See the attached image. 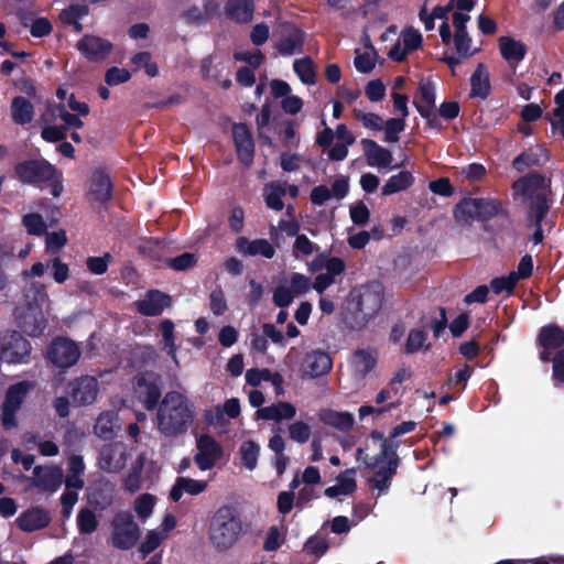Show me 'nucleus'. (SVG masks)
<instances>
[{
	"label": "nucleus",
	"mask_w": 564,
	"mask_h": 564,
	"mask_svg": "<svg viewBox=\"0 0 564 564\" xmlns=\"http://www.w3.org/2000/svg\"><path fill=\"white\" fill-rule=\"evenodd\" d=\"M196 409L191 398L182 391H169L158 403L154 425L166 437L184 434L194 423Z\"/></svg>",
	"instance_id": "obj_1"
},
{
	"label": "nucleus",
	"mask_w": 564,
	"mask_h": 564,
	"mask_svg": "<svg viewBox=\"0 0 564 564\" xmlns=\"http://www.w3.org/2000/svg\"><path fill=\"white\" fill-rule=\"evenodd\" d=\"M243 523L234 505H223L213 513L207 531L208 543L217 553H226L239 541Z\"/></svg>",
	"instance_id": "obj_2"
},
{
	"label": "nucleus",
	"mask_w": 564,
	"mask_h": 564,
	"mask_svg": "<svg viewBox=\"0 0 564 564\" xmlns=\"http://www.w3.org/2000/svg\"><path fill=\"white\" fill-rule=\"evenodd\" d=\"M379 448L380 453L376 457L369 458L364 455V449H357V460L364 462L367 467L373 470L371 478L372 486L380 492L388 490L392 476L394 475L398 462L394 448L381 436L372 434L367 448Z\"/></svg>",
	"instance_id": "obj_3"
},
{
	"label": "nucleus",
	"mask_w": 564,
	"mask_h": 564,
	"mask_svg": "<svg viewBox=\"0 0 564 564\" xmlns=\"http://www.w3.org/2000/svg\"><path fill=\"white\" fill-rule=\"evenodd\" d=\"M547 186L549 182L538 173L519 178L512 186L514 198L527 204L531 215H534L538 221L543 219L549 209Z\"/></svg>",
	"instance_id": "obj_4"
},
{
	"label": "nucleus",
	"mask_w": 564,
	"mask_h": 564,
	"mask_svg": "<svg viewBox=\"0 0 564 564\" xmlns=\"http://www.w3.org/2000/svg\"><path fill=\"white\" fill-rule=\"evenodd\" d=\"M110 543L120 550H129L135 545L140 536V529L131 514L118 513L111 521Z\"/></svg>",
	"instance_id": "obj_5"
},
{
	"label": "nucleus",
	"mask_w": 564,
	"mask_h": 564,
	"mask_svg": "<svg viewBox=\"0 0 564 564\" xmlns=\"http://www.w3.org/2000/svg\"><path fill=\"white\" fill-rule=\"evenodd\" d=\"M382 303V293L378 284L360 285L355 288L349 295V304L355 311L369 318L376 314Z\"/></svg>",
	"instance_id": "obj_6"
},
{
	"label": "nucleus",
	"mask_w": 564,
	"mask_h": 564,
	"mask_svg": "<svg viewBox=\"0 0 564 564\" xmlns=\"http://www.w3.org/2000/svg\"><path fill=\"white\" fill-rule=\"evenodd\" d=\"M34 384L30 381H20L12 384L6 394V400L2 406V425L6 429H12L17 426L15 414L20 410L21 404L25 400L30 391H32Z\"/></svg>",
	"instance_id": "obj_7"
},
{
	"label": "nucleus",
	"mask_w": 564,
	"mask_h": 564,
	"mask_svg": "<svg viewBox=\"0 0 564 564\" xmlns=\"http://www.w3.org/2000/svg\"><path fill=\"white\" fill-rule=\"evenodd\" d=\"M161 390V377L153 371L140 373L133 380L134 395L148 410L153 409L158 404Z\"/></svg>",
	"instance_id": "obj_8"
},
{
	"label": "nucleus",
	"mask_w": 564,
	"mask_h": 564,
	"mask_svg": "<svg viewBox=\"0 0 564 564\" xmlns=\"http://www.w3.org/2000/svg\"><path fill=\"white\" fill-rule=\"evenodd\" d=\"M31 345L21 334L12 332L0 335V359L10 364L26 362Z\"/></svg>",
	"instance_id": "obj_9"
},
{
	"label": "nucleus",
	"mask_w": 564,
	"mask_h": 564,
	"mask_svg": "<svg viewBox=\"0 0 564 564\" xmlns=\"http://www.w3.org/2000/svg\"><path fill=\"white\" fill-rule=\"evenodd\" d=\"M78 345L64 337L56 338L50 345L46 356L56 368L66 369L73 367L80 358Z\"/></svg>",
	"instance_id": "obj_10"
},
{
	"label": "nucleus",
	"mask_w": 564,
	"mask_h": 564,
	"mask_svg": "<svg viewBox=\"0 0 564 564\" xmlns=\"http://www.w3.org/2000/svg\"><path fill=\"white\" fill-rule=\"evenodd\" d=\"M196 451L194 460L200 470L212 469L224 454L221 445L207 434L197 437Z\"/></svg>",
	"instance_id": "obj_11"
},
{
	"label": "nucleus",
	"mask_w": 564,
	"mask_h": 564,
	"mask_svg": "<svg viewBox=\"0 0 564 564\" xmlns=\"http://www.w3.org/2000/svg\"><path fill=\"white\" fill-rule=\"evenodd\" d=\"M378 357V351L375 348L364 347L356 349L348 361L351 377L356 381L366 379L375 370Z\"/></svg>",
	"instance_id": "obj_12"
},
{
	"label": "nucleus",
	"mask_w": 564,
	"mask_h": 564,
	"mask_svg": "<svg viewBox=\"0 0 564 564\" xmlns=\"http://www.w3.org/2000/svg\"><path fill=\"white\" fill-rule=\"evenodd\" d=\"M129 456L123 443L107 444L99 452L98 466L107 473H117L126 466Z\"/></svg>",
	"instance_id": "obj_13"
},
{
	"label": "nucleus",
	"mask_w": 564,
	"mask_h": 564,
	"mask_svg": "<svg viewBox=\"0 0 564 564\" xmlns=\"http://www.w3.org/2000/svg\"><path fill=\"white\" fill-rule=\"evenodd\" d=\"M30 487L37 488L42 491L55 492L63 480V470L58 466H37L33 470V475L28 477Z\"/></svg>",
	"instance_id": "obj_14"
},
{
	"label": "nucleus",
	"mask_w": 564,
	"mask_h": 564,
	"mask_svg": "<svg viewBox=\"0 0 564 564\" xmlns=\"http://www.w3.org/2000/svg\"><path fill=\"white\" fill-rule=\"evenodd\" d=\"M77 50L90 62H101L111 53L112 43L97 35H85L77 42Z\"/></svg>",
	"instance_id": "obj_15"
},
{
	"label": "nucleus",
	"mask_w": 564,
	"mask_h": 564,
	"mask_svg": "<svg viewBox=\"0 0 564 564\" xmlns=\"http://www.w3.org/2000/svg\"><path fill=\"white\" fill-rule=\"evenodd\" d=\"M422 34L413 28L403 30L395 44L390 48L388 55L395 62H401L412 52L416 51L422 45Z\"/></svg>",
	"instance_id": "obj_16"
},
{
	"label": "nucleus",
	"mask_w": 564,
	"mask_h": 564,
	"mask_svg": "<svg viewBox=\"0 0 564 564\" xmlns=\"http://www.w3.org/2000/svg\"><path fill=\"white\" fill-rule=\"evenodd\" d=\"M158 473V466L148 462L144 455H140L132 467V471L124 480V487L130 492L141 489L144 480H151L152 475Z\"/></svg>",
	"instance_id": "obj_17"
},
{
	"label": "nucleus",
	"mask_w": 564,
	"mask_h": 564,
	"mask_svg": "<svg viewBox=\"0 0 564 564\" xmlns=\"http://www.w3.org/2000/svg\"><path fill=\"white\" fill-rule=\"evenodd\" d=\"M18 527L24 532H33L48 525L51 516L41 507H32L23 511L15 520Z\"/></svg>",
	"instance_id": "obj_18"
},
{
	"label": "nucleus",
	"mask_w": 564,
	"mask_h": 564,
	"mask_svg": "<svg viewBox=\"0 0 564 564\" xmlns=\"http://www.w3.org/2000/svg\"><path fill=\"white\" fill-rule=\"evenodd\" d=\"M98 394V381L95 377L84 376L72 384V399L76 404L93 403Z\"/></svg>",
	"instance_id": "obj_19"
},
{
	"label": "nucleus",
	"mask_w": 564,
	"mask_h": 564,
	"mask_svg": "<svg viewBox=\"0 0 564 564\" xmlns=\"http://www.w3.org/2000/svg\"><path fill=\"white\" fill-rule=\"evenodd\" d=\"M367 164L377 169H386L392 162V154L386 148L379 145L372 140L362 139L360 141Z\"/></svg>",
	"instance_id": "obj_20"
},
{
	"label": "nucleus",
	"mask_w": 564,
	"mask_h": 564,
	"mask_svg": "<svg viewBox=\"0 0 564 564\" xmlns=\"http://www.w3.org/2000/svg\"><path fill=\"white\" fill-rule=\"evenodd\" d=\"M234 141L237 148L239 160L249 165L252 162L254 145L247 126L239 123L232 128Z\"/></svg>",
	"instance_id": "obj_21"
},
{
	"label": "nucleus",
	"mask_w": 564,
	"mask_h": 564,
	"mask_svg": "<svg viewBox=\"0 0 564 564\" xmlns=\"http://www.w3.org/2000/svg\"><path fill=\"white\" fill-rule=\"evenodd\" d=\"M301 369L305 376L316 378L332 369V359L325 352L312 351L305 356Z\"/></svg>",
	"instance_id": "obj_22"
},
{
	"label": "nucleus",
	"mask_w": 564,
	"mask_h": 564,
	"mask_svg": "<svg viewBox=\"0 0 564 564\" xmlns=\"http://www.w3.org/2000/svg\"><path fill=\"white\" fill-rule=\"evenodd\" d=\"M539 340L543 347L541 359L547 361L553 350L558 349L564 344V332L554 325L543 327L539 335Z\"/></svg>",
	"instance_id": "obj_23"
},
{
	"label": "nucleus",
	"mask_w": 564,
	"mask_h": 564,
	"mask_svg": "<svg viewBox=\"0 0 564 564\" xmlns=\"http://www.w3.org/2000/svg\"><path fill=\"white\" fill-rule=\"evenodd\" d=\"M238 252L247 256H262L271 259L275 254L273 246L265 239L249 240L246 237H239L236 241Z\"/></svg>",
	"instance_id": "obj_24"
},
{
	"label": "nucleus",
	"mask_w": 564,
	"mask_h": 564,
	"mask_svg": "<svg viewBox=\"0 0 564 564\" xmlns=\"http://www.w3.org/2000/svg\"><path fill=\"white\" fill-rule=\"evenodd\" d=\"M112 185L109 175L97 170L93 173L89 182L88 196L95 202H106L110 198Z\"/></svg>",
	"instance_id": "obj_25"
},
{
	"label": "nucleus",
	"mask_w": 564,
	"mask_h": 564,
	"mask_svg": "<svg viewBox=\"0 0 564 564\" xmlns=\"http://www.w3.org/2000/svg\"><path fill=\"white\" fill-rule=\"evenodd\" d=\"M296 415V408L290 402H276L257 411V417L282 422L290 421Z\"/></svg>",
	"instance_id": "obj_26"
},
{
	"label": "nucleus",
	"mask_w": 564,
	"mask_h": 564,
	"mask_svg": "<svg viewBox=\"0 0 564 564\" xmlns=\"http://www.w3.org/2000/svg\"><path fill=\"white\" fill-rule=\"evenodd\" d=\"M170 305V297L159 291L149 292L138 302V310L144 315L153 316L162 313Z\"/></svg>",
	"instance_id": "obj_27"
},
{
	"label": "nucleus",
	"mask_w": 564,
	"mask_h": 564,
	"mask_svg": "<svg viewBox=\"0 0 564 564\" xmlns=\"http://www.w3.org/2000/svg\"><path fill=\"white\" fill-rule=\"evenodd\" d=\"M355 469H347L336 478V484L325 489V496L335 498L340 495H350L356 490Z\"/></svg>",
	"instance_id": "obj_28"
},
{
	"label": "nucleus",
	"mask_w": 564,
	"mask_h": 564,
	"mask_svg": "<svg viewBox=\"0 0 564 564\" xmlns=\"http://www.w3.org/2000/svg\"><path fill=\"white\" fill-rule=\"evenodd\" d=\"M225 10L230 19L246 23L252 19L253 3L251 0H228Z\"/></svg>",
	"instance_id": "obj_29"
},
{
	"label": "nucleus",
	"mask_w": 564,
	"mask_h": 564,
	"mask_svg": "<svg viewBox=\"0 0 564 564\" xmlns=\"http://www.w3.org/2000/svg\"><path fill=\"white\" fill-rule=\"evenodd\" d=\"M206 487L207 484L205 481L180 477L173 486L170 492V497L173 501H178L184 492L189 495H198L205 491Z\"/></svg>",
	"instance_id": "obj_30"
},
{
	"label": "nucleus",
	"mask_w": 564,
	"mask_h": 564,
	"mask_svg": "<svg viewBox=\"0 0 564 564\" xmlns=\"http://www.w3.org/2000/svg\"><path fill=\"white\" fill-rule=\"evenodd\" d=\"M499 48L502 57L510 64H518L525 54V47L524 45L516 41L512 37H501L499 40Z\"/></svg>",
	"instance_id": "obj_31"
},
{
	"label": "nucleus",
	"mask_w": 564,
	"mask_h": 564,
	"mask_svg": "<svg viewBox=\"0 0 564 564\" xmlns=\"http://www.w3.org/2000/svg\"><path fill=\"white\" fill-rule=\"evenodd\" d=\"M303 45V34L299 29L290 28L279 41L276 48L282 55H293L299 53Z\"/></svg>",
	"instance_id": "obj_32"
},
{
	"label": "nucleus",
	"mask_w": 564,
	"mask_h": 564,
	"mask_svg": "<svg viewBox=\"0 0 564 564\" xmlns=\"http://www.w3.org/2000/svg\"><path fill=\"white\" fill-rule=\"evenodd\" d=\"M455 220L463 226H469L478 220L476 198H465L454 208Z\"/></svg>",
	"instance_id": "obj_33"
},
{
	"label": "nucleus",
	"mask_w": 564,
	"mask_h": 564,
	"mask_svg": "<svg viewBox=\"0 0 564 564\" xmlns=\"http://www.w3.org/2000/svg\"><path fill=\"white\" fill-rule=\"evenodd\" d=\"M546 159L547 155L543 149L532 148L517 156L512 164L517 171L523 172L530 166L542 164Z\"/></svg>",
	"instance_id": "obj_34"
},
{
	"label": "nucleus",
	"mask_w": 564,
	"mask_h": 564,
	"mask_svg": "<svg viewBox=\"0 0 564 564\" xmlns=\"http://www.w3.org/2000/svg\"><path fill=\"white\" fill-rule=\"evenodd\" d=\"M471 96L486 98L490 93L489 73L479 64L470 77Z\"/></svg>",
	"instance_id": "obj_35"
},
{
	"label": "nucleus",
	"mask_w": 564,
	"mask_h": 564,
	"mask_svg": "<svg viewBox=\"0 0 564 564\" xmlns=\"http://www.w3.org/2000/svg\"><path fill=\"white\" fill-rule=\"evenodd\" d=\"M68 473L65 479L66 489H82L84 480L82 475L85 469L84 462L79 456H72L68 459Z\"/></svg>",
	"instance_id": "obj_36"
},
{
	"label": "nucleus",
	"mask_w": 564,
	"mask_h": 564,
	"mask_svg": "<svg viewBox=\"0 0 564 564\" xmlns=\"http://www.w3.org/2000/svg\"><path fill=\"white\" fill-rule=\"evenodd\" d=\"M414 183V177L409 171H402L392 175L382 186V195H392L408 189Z\"/></svg>",
	"instance_id": "obj_37"
},
{
	"label": "nucleus",
	"mask_w": 564,
	"mask_h": 564,
	"mask_svg": "<svg viewBox=\"0 0 564 564\" xmlns=\"http://www.w3.org/2000/svg\"><path fill=\"white\" fill-rule=\"evenodd\" d=\"M11 115L15 123H29L34 116L33 106L24 97H17L11 105Z\"/></svg>",
	"instance_id": "obj_38"
},
{
	"label": "nucleus",
	"mask_w": 564,
	"mask_h": 564,
	"mask_svg": "<svg viewBox=\"0 0 564 564\" xmlns=\"http://www.w3.org/2000/svg\"><path fill=\"white\" fill-rule=\"evenodd\" d=\"M24 299L30 311L40 310L47 300L45 286L37 282L30 283L24 291Z\"/></svg>",
	"instance_id": "obj_39"
},
{
	"label": "nucleus",
	"mask_w": 564,
	"mask_h": 564,
	"mask_svg": "<svg viewBox=\"0 0 564 564\" xmlns=\"http://www.w3.org/2000/svg\"><path fill=\"white\" fill-rule=\"evenodd\" d=\"M321 420L333 427L341 431L349 430L354 424V417L348 412L326 410L321 413Z\"/></svg>",
	"instance_id": "obj_40"
},
{
	"label": "nucleus",
	"mask_w": 564,
	"mask_h": 564,
	"mask_svg": "<svg viewBox=\"0 0 564 564\" xmlns=\"http://www.w3.org/2000/svg\"><path fill=\"white\" fill-rule=\"evenodd\" d=\"M415 105L421 115H429L435 105V88L431 83H422L415 99Z\"/></svg>",
	"instance_id": "obj_41"
},
{
	"label": "nucleus",
	"mask_w": 564,
	"mask_h": 564,
	"mask_svg": "<svg viewBox=\"0 0 564 564\" xmlns=\"http://www.w3.org/2000/svg\"><path fill=\"white\" fill-rule=\"evenodd\" d=\"M286 193L285 183L272 182L264 186L265 204L269 208L281 210L283 208L282 196Z\"/></svg>",
	"instance_id": "obj_42"
},
{
	"label": "nucleus",
	"mask_w": 564,
	"mask_h": 564,
	"mask_svg": "<svg viewBox=\"0 0 564 564\" xmlns=\"http://www.w3.org/2000/svg\"><path fill=\"white\" fill-rule=\"evenodd\" d=\"M161 333L163 336V349L172 358L176 367H180V361L176 355L177 346L174 343V325L170 319L161 323Z\"/></svg>",
	"instance_id": "obj_43"
},
{
	"label": "nucleus",
	"mask_w": 564,
	"mask_h": 564,
	"mask_svg": "<svg viewBox=\"0 0 564 564\" xmlns=\"http://www.w3.org/2000/svg\"><path fill=\"white\" fill-rule=\"evenodd\" d=\"M116 429H119V425L113 412H105L98 416L95 424V433L98 436L108 438L113 434Z\"/></svg>",
	"instance_id": "obj_44"
},
{
	"label": "nucleus",
	"mask_w": 564,
	"mask_h": 564,
	"mask_svg": "<svg viewBox=\"0 0 564 564\" xmlns=\"http://www.w3.org/2000/svg\"><path fill=\"white\" fill-rule=\"evenodd\" d=\"M88 14L86 6H70L61 13V20L63 23L73 25L76 32H82L83 25L79 20Z\"/></svg>",
	"instance_id": "obj_45"
},
{
	"label": "nucleus",
	"mask_w": 564,
	"mask_h": 564,
	"mask_svg": "<svg viewBox=\"0 0 564 564\" xmlns=\"http://www.w3.org/2000/svg\"><path fill=\"white\" fill-rule=\"evenodd\" d=\"M376 65V52L371 45L356 51L355 66L361 73H369Z\"/></svg>",
	"instance_id": "obj_46"
},
{
	"label": "nucleus",
	"mask_w": 564,
	"mask_h": 564,
	"mask_svg": "<svg viewBox=\"0 0 564 564\" xmlns=\"http://www.w3.org/2000/svg\"><path fill=\"white\" fill-rule=\"evenodd\" d=\"M260 447L253 441H245L240 448V457L247 469L253 470L257 467Z\"/></svg>",
	"instance_id": "obj_47"
},
{
	"label": "nucleus",
	"mask_w": 564,
	"mask_h": 564,
	"mask_svg": "<svg viewBox=\"0 0 564 564\" xmlns=\"http://www.w3.org/2000/svg\"><path fill=\"white\" fill-rule=\"evenodd\" d=\"M290 440L299 444L308 442L312 435V429L308 423L304 421H295L288 426Z\"/></svg>",
	"instance_id": "obj_48"
},
{
	"label": "nucleus",
	"mask_w": 564,
	"mask_h": 564,
	"mask_svg": "<svg viewBox=\"0 0 564 564\" xmlns=\"http://www.w3.org/2000/svg\"><path fill=\"white\" fill-rule=\"evenodd\" d=\"M131 62L135 66V69H144L145 74L150 77L159 75V67L156 63L152 61V57L148 52L137 53L132 57Z\"/></svg>",
	"instance_id": "obj_49"
},
{
	"label": "nucleus",
	"mask_w": 564,
	"mask_h": 564,
	"mask_svg": "<svg viewBox=\"0 0 564 564\" xmlns=\"http://www.w3.org/2000/svg\"><path fill=\"white\" fill-rule=\"evenodd\" d=\"M478 220L486 221L495 217L500 210V204L491 198H476Z\"/></svg>",
	"instance_id": "obj_50"
},
{
	"label": "nucleus",
	"mask_w": 564,
	"mask_h": 564,
	"mask_svg": "<svg viewBox=\"0 0 564 564\" xmlns=\"http://www.w3.org/2000/svg\"><path fill=\"white\" fill-rule=\"evenodd\" d=\"M52 116L54 119H61L64 122L63 128H76L79 129L83 127L84 122L79 119L78 116L70 113L64 106H55L52 108Z\"/></svg>",
	"instance_id": "obj_51"
},
{
	"label": "nucleus",
	"mask_w": 564,
	"mask_h": 564,
	"mask_svg": "<svg viewBox=\"0 0 564 564\" xmlns=\"http://www.w3.org/2000/svg\"><path fill=\"white\" fill-rule=\"evenodd\" d=\"M165 533L163 531H158L156 529L150 530L143 542L140 545V552L143 556H147L151 552H153L159 545L165 540Z\"/></svg>",
	"instance_id": "obj_52"
},
{
	"label": "nucleus",
	"mask_w": 564,
	"mask_h": 564,
	"mask_svg": "<svg viewBox=\"0 0 564 564\" xmlns=\"http://www.w3.org/2000/svg\"><path fill=\"white\" fill-rule=\"evenodd\" d=\"M154 505V496L150 494H142L134 501V511L141 520H145L151 516Z\"/></svg>",
	"instance_id": "obj_53"
},
{
	"label": "nucleus",
	"mask_w": 564,
	"mask_h": 564,
	"mask_svg": "<svg viewBox=\"0 0 564 564\" xmlns=\"http://www.w3.org/2000/svg\"><path fill=\"white\" fill-rule=\"evenodd\" d=\"M285 540V530L279 527H271L263 542V549L268 552L278 550Z\"/></svg>",
	"instance_id": "obj_54"
},
{
	"label": "nucleus",
	"mask_w": 564,
	"mask_h": 564,
	"mask_svg": "<svg viewBox=\"0 0 564 564\" xmlns=\"http://www.w3.org/2000/svg\"><path fill=\"white\" fill-rule=\"evenodd\" d=\"M77 525L82 534H90L97 529L98 521L91 510L83 509L77 516Z\"/></svg>",
	"instance_id": "obj_55"
},
{
	"label": "nucleus",
	"mask_w": 564,
	"mask_h": 564,
	"mask_svg": "<svg viewBox=\"0 0 564 564\" xmlns=\"http://www.w3.org/2000/svg\"><path fill=\"white\" fill-rule=\"evenodd\" d=\"M294 72L299 76L302 83L313 84L315 73L313 69L312 62L308 58L295 59L293 64Z\"/></svg>",
	"instance_id": "obj_56"
},
{
	"label": "nucleus",
	"mask_w": 564,
	"mask_h": 564,
	"mask_svg": "<svg viewBox=\"0 0 564 564\" xmlns=\"http://www.w3.org/2000/svg\"><path fill=\"white\" fill-rule=\"evenodd\" d=\"M318 247L311 241L305 235H297L293 245V253L295 258L308 257L313 254Z\"/></svg>",
	"instance_id": "obj_57"
},
{
	"label": "nucleus",
	"mask_w": 564,
	"mask_h": 564,
	"mask_svg": "<svg viewBox=\"0 0 564 564\" xmlns=\"http://www.w3.org/2000/svg\"><path fill=\"white\" fill-rule=\"evenodd\" d=\"M404 128L405 122L403 118L389 119L386 123H383V130L386 133L384 140L387 142H397L399 140V133L402 132Z\"/></svg>",
	"instance_id": "obj_58"
},
{
	"label": "nucleus",
	"mask_w": 564,
	"mask_h": 564,
	"mask_svg": "<svg viewBox=\"0 0 564 564\" xmlns=\"http://www.w3.org/2000/svg\"><path fill=\"white\" fill-rule=\"evenodd\" d=\"M15 174L24 183H36V161H28L18 164Z\"/></svg>",
	"instance_id": "obj_59"
},
{
	"label": "nucleus",
	"mask_w": 564,
	"mask_h": 564,
	"mask_svg": "<svg viewBox=\"0 0 564 564\" xmlns=\"http://www.w3.org/2000/svg\"><path fill=\"white\" fill-rule=\"evenodd\" d=\"M23 226L30 235L41 236L45 231V224L39 214H26L23 217Z\"/></svg>",
	"instance_id": "obj_60"
},
{
	"label": "nucleus",
	"mask_w": 564,
	"mask_h": 564,
	"mask_svg": "<svg viewBox=\"0 0 564 564\" xmlns=\"http://www.w3.org/2000/svg\"><path fill=\"white\" fill-rule=\"evenodd\" d=\"M296 296L286 283L280 284L273 293V302L279 307H286Z\"/></svg>",
	"instance_id": "obj_61"
},
{
	"label": "nucleus",
	"mask_w": 564,
	"mask_h": 564,
	"mask_svg": "<svg viewBox=\"0 0 564 564\" xmlns=\"http://www.w3.org/2000/svg\"><path fill=\"white\" fill-rule=\"evenodd\" d=\"M426 333L422 329H412L408 336L405 349L413 354L425 347Z\"/></svg>",
	"instance_id": "obj_62"
},
{
	"label": "nucleus",
	"mask_w": 564,
	"mask_h": 564,
	"mask_svg": "<svg viewBox=\"0 0 564 564\" xmlns=\"http://www.w3.org/2000/svg\"><path fill=\"white\" fill-rule=\"evenodd\" d=\"M131 78V74L126 68L111 67L105 74V82L109 86H117L127 83Z\"/></svg>",
	"instance_id": "obj_63"
},
{
	"label": "nucleus",
	"mask_w": 564,
	"mask_h": 564,
	"mask_svg": "<svg viewBox=\"0 0 564 564\" xmlns=\"http://www.w3.org/2000/svg\"><path fill=\"white\" fill-rule=\"evenodd\" d=\"M46 251L48 253L58 252L67 242L66 234L64 230L50 232L46 235Z\"/></svg>",
	"instance_id": "obj_64"
}]
</instances>
